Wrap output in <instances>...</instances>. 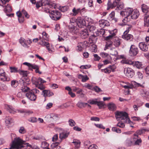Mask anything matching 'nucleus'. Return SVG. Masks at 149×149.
<instances>
[{
  "label": "nucleus",
  "instance_id": "10",
  "mask_svg": "<svg viewBox=\"0 0 149 149\" xmlns=\"http://www.w3.org/2000/svg\"><path fill=\"white\" fill-rule=\"evenodd\" d=\"M124 72L126 76L129 78H132L134 75L133 70L130 68H125Z\"/></svg>",
  "mask_w": 149,
  "mask_h": 149
},
{
  "label": "nucleus",
  "instance_id": "56",
  "mask_svg": "<svg viewBox=\"0 0 149 149\" xmlns=\"http://www.w3.org/2000/svg\"><path fill=\"white\" fill-rule=\"evenodd\" d=\"M87 26L90 31H92L95 30L96 28V27L94 26L92 24L90 25V24H88V26Z\"/></svg>",
  "mask_w": 149,
  "mask_h": 149
},
{
  "label": "nucleus",
  "instance_id": "31",
  "mask_svg": "<svg viewBox=\"0 0 149 149\" xmlns=\"http://www.w3.org/2000/svg\"><path fill=\"white\" fill-rule=\"evenodd\" d=\"M144 26L148 27L149 26V17L145 15L144 18Z\"/></svg>",
  "mask_w": 149,
  "mask_h": 149
},
{
  "label": "nucleus",
  "instance_id": "27",
  "mask_svg": "<svg viewBox=\"0 0 149 149\" xmlns=\"http://www.w3.org/2000/svg\"><path fill=\"white\" fill-rule=\"evenodd\" d=\"M138 137L134 136L133 139L134 142V145H139L140 144H141L142 142V141L140 138L137 139Z\"/></svg>",
  "mask_w": 149,
  "mask_h": 149
},
{
  "label": "nucleus",
  "instance_id": "22",
  "mask_svg": "<svg viewBox=\"0 0 149 149\" xmlns=\"http://www.w3.org/2000/svg\"><path fill=\"white\" fill-rule=\"evenodd\" d=\"M77 25V22H70L68 26L70 31L72 32H74V30L76 29V26Z\"/></svg>",
  "mask_w": 149,
  "mask_h": 149
},
{
  "label": "nucleus",
  "instance_id": "14",
  "mask_svg": "<svg viewBox=\"0 0 149 149\" xmlns=\"http://www.w3.org/2000/svg\"><path fill=\"white\" fill-rule=\"evenodd\" d=\"M4 4H1L0 3V5H1L4 8V12L6 13L7 15L10 16V14H8V13H10L12 11V8L8 4L7 5H5Z\"/></svg>",
  "mask_w": 149,
  "mask_h": 149
},
{
  "label": "nucleus",
  "instance_id": "54",
  "mask_svg": "<svg viewBox=\"0 0 149 149\" xmlns=\"http://www.w3.org/2000/svg\"><path fill=\"white\" fill-rule=\"evenodd\" d=\"M43 6H47L50 2V0H42Z\"/></svg>",
  "mask_w": 149,
  "mask_h": 149
},
{
  "label": "nucleus",
  "instance_id": "63",
  "mask_svg": "<svg viewBox=\"0 0 149 149\" xmlns=\"http://www.w3.org/2000/svg\"><path fill=\"white\" fill-rule=\"evenodd\" d=\"M114 7L113 6L112 3H111V2L109 1L107 3V9L109 10L110 8H113Z\"/></svg>",
  "mask_w": 149,
  "mask_h": 149
},
{
  "label": "nucleus",
  "instance_id": "13",
  "mask_svg": "<svg viewBox=\"0 0 149 149\" xmlns=\"http://www.w3.org/2000/svg\"><path fill=\"white\" fill-rule=\"evenodd\" d=\"M26 97L31 101H35L36 98V95L31 91L27 93L26 95Z\"/></svg>",
  "mask_w": 149,
  "mask_h": 149
},
{
  "label": "nucleus",
  "instance_id": "45",
  "mask_svg": "<svg viewBox=\"0 0 149 149\" xmlns=\"http://www.w3.org/2000/svg\"><path fill=\"white\" fill-rule=\"evenodd\" d=\"M96 37L94 35H92L90 36L89 38V41L91 42L94 43L95 41H96Z\"/></svg>",
  "mask_w": 149,
  "mask_h": 149
},
{
  "label": "nucleus",
  "instance_id": "44",
  "mask_svg": "<svg viewBox=\"0 0 149 149\" xmlns=\"http://www.w3.org/2000/svg\"><path fill=\"white\" fill-rule=\"evenodd\" d=\"M18 73L23 77L27 76V72L26 71L19 70Z\"/></svg>",
  "mask_w": 149,
  "mask_h": 149
},
{
  "label": "nucleus",
  "instance_id": "23",
  "mask_svg": "<svg viewBox=\"0 0 149 149\" xmlns=\"http://www.w3.org/2000/svg\"><path fill=\"white\" fill-rule=\"evenodd\" d=\"M10 80V78L9 77H6V74H3L1 75H0V80L5 82L8 81Z\"/></svg>",
  "mask_w": 149,
  "mask_h": 149
},
{
  "label": "nucleus",
  "instance_id": "5",
  "mask_svg": "<svg viewBox=\"0 0 149 149\" xmlns=\"http://www.w3.org/2000/svg\"><path fill=\"white\" fill-rule=\"evenodd\" d=\"M112 42L110 41H108L106 43L105 47L104 48L105 50L107 49H110V54L112 55L116 56L118 53L114 48H111L113 46Z\"/></svg>",
  "mask_w": 149,
  "mask_h": 149
},
{
  "label": "nucleus",
  "instance_id": "25",
  "mask_svg": "<svg viewBox=\"0 0 149 149\" xmlns=\"http://www.w3.org/2000/svg\"><path fill=\"white\" fill-rule=\"evenodd\" d=\"M69 134V132L61 133L59 134V138L61 140L65 139L68 137Z\"/></svg>",
  "mask_w": 149,
  "mask_h": 149
},
{
  "label": "nucleus",
  "instance_id": "40",
  "mask_svg": "<svg viewBox=\"0 0 149 149\" xmlns=\"http://www.w3.org/2000/svg\"><path fill=\"white\" fill-rule=\"evenodd\" d=\"M110 34V35L106 37V40L111 39L114 36L116 35L115 33H114L113 31H111Z\"/></svg>",
  "mask_w": 149,
  "mask_h": 149
},
{
  "label": "nucleus",
  "instance_id": "20",
  "mask_svg": "<svg viewBox=\"0 0 149 149\" xmlns=\"http://www.w3.org/2000/svg\"><path fill=\"white\" fill-rule=\"evenodd\" d=\"M43 95L45 97H49L54 95V94L53 92L47 90H43L42 91Z\"/></svg>",
  "mask_w": 149,
  "mask_h": 149
},
{
  "label": "nucleus",
  "instance_id": "26",
  "mask_svg": "<svg viewBox=\"0 0 149 149\" xmlns=\"http://www.w3.org/2000/svg\"><path fill=\"white\" fill-rule=\"evenodd\" d=\"M78 77L79 79H81V81L83 82H86L89 79V78L87 75L83 76L81 74H78Z\"/></svg>",
  "mask_w": 149,
  "mask_h": 149
},
{
  "label": "nucleus",
  "instance_id": "50",
  "mask_svg": "<svg viewBox=\"0 0 149 149\" xmlns=\"http://www.w3.org/2000/svg\"><path fill=\"white\" fill-rule=\"evenodd\" d=\"M126 143L127 145L129 146L134 145V142L130 140H127Z\"/></svg>",
  "mask_w": 149,
  "mask_h": 149
},
{
  "label": "nucleus",
  "instance_id": "47",
  "mask_svg": "<svg viewBox=\"0 0 149 149\" xmlns=\"http://www.w3.org/2000/svg\"><path fill=\"white\" fill-rule=\"evenodd\" d=\"M11 72H18L19 70H17V68L15 67H10Z\"/></svg>",
  "mask_w": 149,
  "mask_h": 149
},
{
  "label": "nucleus",
  "instance_id": "61",
  "mask_svg": "<svg viewBox=\"0 0 149 149\" xmlns=\"http://www.w3.org/2000/svg\"><path fill=\"white\" fill-rule=\"evenodd\" d=\"M77 105L80 108L84 107V102H79L77 103Z\"/></svg>",
  "mask_w": 149,
  "mask_h": 149
},
{
  "label": "nucleus",
  "instance_id": "24",
  "mask_svg": "<svg viewBox=\"0 0 149 149\" xmlns=\"http://www.w3.org/2000/svg\"><path fill=\"white\" fill-rule=\"evenodd\" d=\"M109 109L111 111H113L116 110V106L115 104L112 103H109L107 105Z\"/></svg>",
  "mask_w": 149,
  "mask_h": 149
},
{
  "label": "nucleus",
  "instance_id": "21",
  "mask_svg": "<svg viewBox=\"0 0 149 149\" xmlns=\"http://www.w3.org/2000/svg\"><path fill=\"white\" fill-rule=\"evenodd\" d=\"M81 36L83 38L85 39L88 36V32L86 29H84L81 30Z\"/></svg>",
  "mask_w": 149,
  "mask_h": 149
},
{
  "label": "nucleus",
  "instance_id": "48",
  "mask_svg": "<svg viewBox=\"0 0 149 149\" xmlns=\"http://www.w3.org/2000/svg\"><path fill=\"white\" fill-rule=\"evenodd\" d=\"M134 65L138 68H141L142 65L141 63L138 61L135 62Z\"/></svg>",
  "mask_w": 149,
  "mask_h": 149
},
{
  "label": "nucleus",
  "instance_id": "53",
  "mask_svg": "<svg viewBox=\"0 0 149 149\" xmlns=\"http://www.w3.org/2000/svg\"><path fill=\"white\" fill-rule=\"evenodd\" d=\"M101 71L102 72H104L106 73L109 74L111 72V71L109 67L104 69H101Z\"/></svg>",
  "mask_w": 149,
  "mask_h": 149
},
{
  "label": "nucleus",
  "instance_id": "9",
  "mask_svg": "<svg viewBox=\"0 0 149 149\" xmlns=\"http://www.w3.org/2000/svg\"><path fill=\"white\" fill-rule=\"evenodd\" d=\"M138 48L134 45H132L129 52L130 55L131 56H135L138 54Z\"/></svg>",
  "mask_w": 149,
  "mask_h": 149
},
{
  "label": "nucleus",
  "instance_id": "16",
  "mask_svg": "<svg viewBox=\"0 0 149 149\" xmlns=\"http://www.w3.org/2000/svg\"><path fill=\"white\" fill-rule=\"evenodd\" d=\"M99 23L100 26L104 28L105 26H108L109 25V23L107 20L102 19L99 21Z\"/></svg>",
  "mask_w": 149,
  "mask_h": 149
},
{
  "label": "nucleus",
  "instance_id": "37",
  "mask_svg": "<svg viewBox=\"0 0 149 149\" xmlns=\"http://www.w3.org/2000/svg\"><path fill=\"white\" fill-rule=\"evenodd\" d=\"M72 143L74 144L75 147L77 148H79L80 144V142L77 139H74L72 142Z\"/></svg>",
  "mask_w": 149,
  "mask_h": 149
},
{
  "label": "nucleus",
  "instance_id": "1",
  "mask_svg": "<svg viewBox=\"0 0 149 149\" xmlns=\"http://www.w3.org/2000/svg\"><path fill=\"white\" fill-rule=\"evenodd\" d=\"M140 14L138 10H133L132 8H126L120 13V15L122 16H126L123 20V21L125 23L129 22L130 18L134 19H137L139 16Z\"/></svg>",
  "mask_w": 149,
  "mask_h": 149
},
{
  "label": "nucleus",
  "instance_id": "46",
  "mask_svg": "<svg viewBox=\"0 0 149 149\" xmlns=\"http://www.w3.org/2000/svg\"><path fill=\"white\" fill-rule=\"evenodd\" d=\"M69 125L73 127L75 125L76 123L74 120L72 119H70L68 121Z\"/></svg>",
  "mask_w": 149,
  "mask_h": 149
},
{
  "label": "nucleus",
  "instance_id": "62",
  "mask_svg": "<svg viewBox=\"0 0 149 149\" xmlns=\"http://www.w3.org/2000/svg\"><path fill=\"white\" fill-rule=\"evenodd\" d=\"M115 16V12L114 11H112L109 15V18L111 20H113Z\"/></svg>",
  "mask_w": 149,
  "mask_h": 149
},
{
  "label": "nucleus",
  "instance_id": "18",
  "mask_svg": "<svg viewBox=\"0 0 149 149\" xmlns=\"http://www.w3.org/2000/svg\"><path fill=\"white\" fill-rule=\"evenodd\" d=\"M16 14L18 18L22 16V14H24L25 15V17L27 18H29V15L24 10H23L21 12H20L19 11L17 12L16 13Z\"/></svg>",
  "mask_w": 149,
  "mask_h": 149
},
{
  "label": "nucleus",
  "instance_id": "39",
  "mask_svg": "<svg viewBox=\"0 0 149 149\" xmlns=\"http://www.w3.org/2000/svg\"><path fill=\"white\" fill-rule=\"evenodd\" d=\"M50 117L51 118H52L54 121L56 120L59 118L58 115L55 114H51Z\"/></svg>",
  "mask_w": 149,
  "mask_h": 149
},
{
  "label": "nucleus",
  "instance_id": "55",
  "mask_svg": "<svg viewBox=\"0 0 149 149\" xmlns=\"http://www.w3.org/2000/svg\"><path fill=\"white\" fill-rule=\"evenodd\" d=\"M112 131L116 132L118 133H120L121 132L120 129L115 127H113L112 129Z\"/></svg>",
  "mask_w": 149,
  "mask_h": 149
},
{
  "label": "nucleus",
  "instance_id": "2",
  "mask_svg": "<svg viewBox=\"0 0 149 149\" xmlns=\"http://www.w3.org/2000/svg\"><path fill=\"white\" fill-rule=\"evenodd\" d=\"M115 114L116 118L118 121L123 120L124 122L128 123L131 122L128 118V114L125 112L117 111Z\"/></svg>",
  "mask_w": 149,
  "mask_h": 149
},
{
  "label": "nucleus",
  "instance_id": "28",
  "mask_svg": "<svg viewBox=\"0 0 149 149\" xmlns=\"http://www.w3.org/2000/svg\"><path fill=\"white\" fill-rule=\"evenodd\" d=\"M146 130L144 129H143L141 130H139L137 131L134 134V136L138 137L139 135H141L144 133Z\"/></svg>",
  "mask_w": 149,
  "mask_h": 149
},
{
  "label": "nucleus",
  "instance_id": "57",
  "mask_svg": "<svg viewBox=\"0 0 149 149\" xmlns=\"http://www.w3.org/2000/svg\"><path fill=\"white\" fill-rule=\"evenodd\" d=\"M11 85L12 87L15 88L18 85L17 81L15 80H13L11 81Z\"/></svg>",
  "mask_w": 149,
  "mask_h": 149
},
{
  "label": "nucleus",
  "instance_id": "17",
  "mask_svg": "<svg viewBox=\"0 0 149 149\" xmlns=\"http://www.w3.org/2000/svg\"><path fill=\"white\" fill-rule=\"evenodd\" d=\"M33 83L36 85H40L44 83H45L46 81L43 80L41 78H39L38 79H34L33 80Z\"/></svg>",
  "mask_w": 149,
  "mask_h": 149
},
{
  "label": "nucleus",
  "instance_id": "29",
  "mask_svg": "<svg viewBox=\"0 0 149 149\" xmlns=\"http://www.w3.org/2000/svg\"><path fill=\"white\" fill-rule=\"evenodd\" d=\"M5 107L10 113H15V111L14 109L11 106L6 104L5 105Z\"/></svg>",
  "mask_w": 149,
  "mask_h": 149
},
{
  "label": "nucleus",
  "instance_id": "36",
  "mask_svg": "<svg viewBox=\"0 0 149 149\" xmlns=\"http://www.w3.org/2000/svg\"><path fill=\"white\" fill-rule=\"evenodd\" d=\"M120 44V40L118 38H116L113 42V45L116 47H118Z\"/></svg>",
  "mask_w": 149,
  "mask_h": 149
},
{
  "label": "nucleus",
  "instance_id": "8",
  "mask_svg": "<svg viewBox=\"0 0 149 149\" xmlns=\"http://www.w3.org/2000/svg\"><path fill=\"white\" fill-rule=\"evenodd\" d=\"M23 64L28 66L29 70H32V69H36V72L40 74H41L42 73V72L39 71V68L38 65H36L35 64H32L29 63L27 62H24L23 63Z\"/></svg>",
  "mask_w": 149,
  "mask_h": 149
},
{
  "label": "nucleus",
  "instance_id": "35",
  "mask_svg": "<svg viewBox=\"0 0 149 149\" xmlns=\"http://www.w3.org/2000/svg\"><path fill=\"white\" fill-rule=\"evenodd\" d=\"M131 85L132 86V88L134 87H138L139 86L142 87V85L141 84L136 82L134 81H132L131 82Z\"/></svg>",
  "mask_w": 149,
  "mask_h": 149
},
{
  "label": "nucleus",
  "instance_id": "38",
  "mask_svg": "<svg viewBox=\"0 0 149 149\" xmlns=\"http://www.w3.org/2000/svg\"><path fill=\"white\" fill-rule=\"evenodd\" d=\"M97 99L92 100H90L88 101V102L91 104H96L97 102Z\"/></svg>",
  "mask_w": 149,
  "mask_h": 149
},
{
  "label": "nucleus",
  "instance_id": "58",
  "mask_svg": "<svg viewBox=\"0 0 149 149\" xmlns=\"http://www.w3.org/2000/svg\"><path fill=\"white\" fill-rule=\"evenodd\" d=\"M48 146V144L46 142H42V143L41 147L43 148H47Z\"/></svg>",
  "mask_w": 149,
  "mask_h": 149
},
{
  "label": "nucleus",
  "instance_id": "52",
  "mask_svg": "<svg viewBox=\"0 0 149 149\" xmlns=\"http://www.w3.org/2000/svg\"><path fill=\"white\" fill-rule=\"evenodd\" d=\"M47 7H49L51 8H55L56 7V5L54 3H52V2H50L49 3V4H48V5L47 6Z\"/></svg>",
  "mask_w": 149,
  "mask_h": 149
},
{
  "label": "nucleus",
  "instance_id": "15",
  "mask_svg": "<svg viewBox=\"0 0 149 149\" xmlns=\"http://www.w3.org/2000/svg\"><path fill=\"white\" fill-rule=\"evenodd\" d=\"M139 47L140 49L143 52H146L148 49L147 45L144 42L139 43Z\"/></svg>",
  "mask_w": 149,
  "mask_h": 149
},
{
  "label": "nucleus",
  "instance_id": "12",
  "mask_svg": "<svg viewBox=\"0 0 149 149\" xmlns=\"http://www.w3.org/2000/svg\"><path fill=\"white\" fill-rule=\"evenodd\" d=\"M86 22L85 19H82L80 17H78L77 19L76 22L77 25L79 27L82 28L86 26Z\"/></svg>",
  "mask_w": 149,
  "mask_h": 149
},
{
  "label": "nucleus",
  "instance_id": "30",
  "mask_svg": "<svg viewBox=\"0 0 149 149\" xmlns=\"http://www.w3.org/2000/svg\"><path fill=\"white\" fill-rule=\"evenodd\" d=\"M141 8L143 12L146 13L148 11L149 8L147 5L143 4L141 6Z\"/></svg>",
  "mask_w": 149,
  "mask_h": 149
},
{
  "label": "nucleus",
  "instance_id": "59",
  "mask_svg": "<svg viewBox=\"0 0 149 149\" xmlns=\"http://www.w3.org/2000/svg\"><path fill=\"white\" fill-rule=\"evenodd\" d=\"M68 9V7L67 6H62L60 8L61 10V11L64 12L67 11Z\"/></svg>",
  "mask_w": 149,
  "mask_h": 149
},
{
  "label": "nucleus",
  "instance_id": "11",
  "mask_svg": "<svg viewBox=\"0 0 149 149\" xmlns=\"http://www.w3.org/2000/svg\"><path fill=\"white\" fill-rule=\"evenodd\" d=\"M131 29V27H128L127 28V30L124 33L123 35L122 36V38L126 40H130L132 37V35L130 34H128V33Z\"/></svg>",
  "mask_w": 149,
  "mask_h": 149
},
{
  "label": "nucleus",
  "instance_id": "43",
  "mask_svg": "<svg viewBox=\"0 0 149 149\" xmlns=\"http://www.w3.org/2000/svg\"><path fill=\"white\" fill-rule=\"evenodd\" d=\"M21 89L23 92H26L30 90V89L29 88L24 86H22L21 87Z\"/></svg>",
  "mask_w": 149,
  "mask_h": 149
},
{
  "label": "nucleus",
  "instance_id": "34",
  "mask_svg": "<svg viewBox=\"0 0 149 149\" xmlns=\"http://www.w3.org/2000/svg\"><path fill=\"white\" fill-rule=\"evenodd\" d=\"M5 122L7 126L10 125L12 122V119L9 117H6L5 118Z\"/></svg>",
  "mask_w": 149,
  "mask_h": 149
},
{
  "label": "nucleus",
  "instance_id": "60",
  "mask_svg": "<svg viewBox=\"0 0 149 149\" xmlns=\"http://www.w3.org/2000/svg\"><path fill=\"white\" fill-rule=\"evenodd\" d=\"M91 67V65H82L80 67L81 69H84L87 68H89Z\"/></svg>",
  "mask_w": 149,
  "mask_h": 149
},
{
  "label": "nucleus",
  "instance_id": "3",
  "mask_svg": "<svg viewBox=\"0 0 149 149\" xmlns=\"http://www.w3.org/2000/svg\"><path fill=\"white\" fill-rule=\"evenodd\" d=\"M25 141L19 137H16L14 139L11 146L13 148L17 149H23L24 148L23 145Z\"/></svg>",
  "mask_w": 149,
  "mask_h": 149
},
{
  "label": "nucleus",
  "instance_id": "19",
  "mask_svg": "<svg viewBox=\"0 0 149 149\" xmlns=\"http://www.w3.org/2000/svg\"><path fill=\"white\" fill-rule=\"evenodd\" d=\"M40 40H41L40 44L42 46H46L49 51H50L51 49L50 48L49 44V42H45L44 40L41 39L40 37Z\"/></svg>",
  "mask_w": 149,
  "mask_h": 149
},
{
  "label": "nucleus",
  "instance_id": "7",
  "mask_svg": "<svg viewBox=\"0 0 149 149\" xmlns=\"http://www.w3.org/2000/svg\"><path fill=\"white\" fill-rule=\"evenodd\" d=\"M19 42L22 46L25 48L29 47V45H30L32 43L31 39L26 40L22 37L20 38L19 40Z\"/></svg>",
  "mask_w": 149,
  "mask_h": 149
},
{
  "label": "nucleus",
  "instance_id": "6",
  "mask_svg": "<svg viewBox=\"0 0 149 149\" xmlns=\"http://www.w3.org/2000/svg\"><path fill=\"white\" fill-rule=\"evenodd\" d=\"M49 16L52 19L57 20L60 18L61 14L59 11L53 10L51 11Z\"/></svg>",
  "mask_w": 149,
  "mask_h": 149
},
{
  "label": "nucleus",
  "instance_id": "33",
  "mask_svg": "<svg viewBox=\"0 0 149 149\" xmlns=\"http://www.w3.org/2000/svg\"><path fill=\"white\" fill-rule=\"evenodd\" d=\"M121 63L122 64H125L129 65H133L134 62L132 61L125 59H123L121 61Z\"/></svg>",
  "mask_w": 149,
  "mask_h": 149
},
{
  "label": "nucleus",
  "instance_id": "4",
  "mask_svg": "<svg viewBox=\"0 0 149 149\" xmlns=\"http://www.w3.org/2000/svg\"><path fill=\"white\" fill-rule=\"evenodd\" d=\"M86 11L85 8H81L74 7L72 9V12L70 13V15L72 16H75L78 15L79 13L81 15L83 14Z\"/></svg>",
  "mask_w": 149,
  "mask_h": 149
},
{
  "label": "nucleus",
  "instance_id": "51",
  "mask_svg": "<svg viewBox=\"0 0 149 149\" xmlns=\"http://www.w3.org/2000/svg\"><path fill=\"white\" fill-rule=\"evenodd\" d=\"M37 118L35 117H32L29 119L28 120L31 123H36L37 120Z\"/></svg>",
  "mask_w": 149,
  "mask_h": 149
},
{
  "label": "nucleus",
  "instance_id": "32",
  "mask_svg": "<svg viewBox=\"0 0 149 149\" xmlns=\"http://www.w3.org/2000/svg\"><path fill=\"white\" fill-rule=\"evenodd\" d=\"M85 21H86V26H88V24H92L93 23V20L90 18L86 17L85 18Z\"/></svg>",
  "mask_w": 149,
  "mask_h": 149
},
{
  "label": "nucleus",
  "instance_id": "64",
  "mask_svg": "<svg viewBox=\"0 0 149 149\" xmlns=\"http://www.w3.org/2000/svg\"><path fill=\"white\" fill-rule=\"evenodd\" d=\"M97 146L94 144H93L90 145L88 149H97Z\"/></svg>",
  "mask_w": 149,
  "mask_h": 149
},
{
  "label": "nucleus",
  "instance_id": "49",
  "mask_svg": "<svg viewBox=\"0 0 149 149\" xmlns=\"http://www.w3.org/2000/svg\"><path fill=\"white\" fill-rule=\"evenodd\" d=\"M26 132V130L24 127H20L19 129V132L20 133L24 134Z\"/></svg>",
  "mask_w": 149,
  "mask_h": 149
},
{
  "label": "nucleus",
  "instance_id": "42",
  "mask_svg": "<svg viewBox=\"0 0 149 149\" xmlns=\"http://www.w3.org/2000/svg\"><path fill=\"white\" fill-rule=\"evenodd\" d=\"M97 104L99 107V109H102L104 108V104L103 102L97 101Z\"/></svg>",
  "mask_w": 149,
  "mask_h": 149
},
{
  "label": "nucleus",
  "instance_id": "41",
  "mask_svg": "<svg viewBox=\"0 0 149 149\" xmlns=\"http://www.w3.org/2000/svg\"><path fill=\"white\" fill-rule=\"evenodd\" d=\"M42 38L46 40H48L49 36L47 33L45 32L44 31L42 33Z\"/></svg>",
  "mask_w": 149,
  "mask_h": 149
}]
</instances>
